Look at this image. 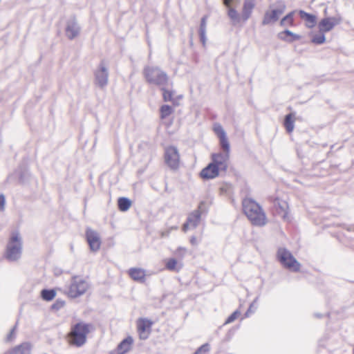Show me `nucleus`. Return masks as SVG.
<instances>
[{"label": "nucleus", "mask_w": 354, "mask_h": 354, "mask_svg": "<svg viewBox=\"0 0 354 354\" xmlns=\"http://www.w3.org/2000/svg\"><path fill=\"white\" fill-rule=\"evenodd\" d=\"M161 90L162 91V97L164 101L165 102H169L172 100L173 97V93L170 91L166 90L165 88V86L161 88Z\"/></svg>", "instance_id": "32"}, {"label": "nucleus", "mask_w": 354, "mask_h": 354, "mask_svg": "<svg viewBox=\"0 0 354 354\" xmlns=\"http://www.w3.org/2000/svg\"><path fill=\"white\" fill-rule=\"evenodd\" d=\"M278 37L279 39L288 42H292L293 41L298 40L300 39L299 35H296L288 30L280 32L278 34Z\"/></svg>", "instance_id": "25"}, {"label": "nucleus", "mask_w": 354, "mask_h": 354, "mask_svg": "<svg viewBox=\"0 0 354 354\" xmlns=\"http://www.w3.org/2000/svg\"><path fill=\"white\" fill-rule=\"evenodd\" d=\"M165 161L171 169H177L180 164V154L176 147L169 146L165 150Z\"/></svg>", "instance_id": "10"}, {"label": "nucleus", "mask_w": 354, "mask_h": 354, "mask_svg": "<svg viewBox=\"0 0 354 354\" xmlns=\"http://www.w3.org/2000/svg\"><path fill=\"white\" fill-rule=\"evenodd\" d=\"M32 345L29 342H23L9 349L5 354H30Z\"/></svg>", "instance_id": "19"}, {"label": "nucleus", "mask_w": 354, "mask_h": 354, "mask_svg": "<svg viewBox=\"0 0 354 354\" xmlns=\"http://www.w3.org/2000/svg\"><path fill=\"white\" fill-rule=\"evenodd\" d=\"M243 209L251 223L257 226L266 223V216L261 206L250 198H245L243 202Z\"/></svg>", "instance_id": "1"}, {"label": "nucleus", "mask_w": 354, "mask_h": 354, "mask_svg": "<svg viewBox=\"0 0 354 354\" xmlns=\"http://www.w3.org/2000/svg\"><path fill=\"white\" fill-rule=\"evenodd\" d=\"M214 131L219 138L220 145L223 152L230 153V143L227 138L225 131L220 124H214Z\"/></svg>", "instance_id": "15"}, {"label": "nucleus", "mask_w": 354, "mask_h": 354, "mask_svg": "<svg viewBox=\"0 0 354 354\" xmlns=\"http://www.w3.org/2000/svg\"><path fill=\"white\" fill-rule=\"evenodd\" d=\"M89 288L87 281L80 277H73L68 290V295L72 298H77L84 295Z\"/></svg>", "instance_id": "6"}, {"label": "nucleus", "mask_w": 354, "mask_h": 354, "mask_svg": "<svg viewBox=\"0 0 354 354\" xmlns=\"http://www.w3.org/2000/svg\"><path fill=\"white\" fill-rule=\"evenodd\" d=\"M174 110L171 106L169 105H162L160 107V118L164 119L171 115Z\"/></svg>", "instance_id": "31"}, {"label": "nucleus", "mask_w": 354, "mask_h": 354, "mask_svg": "<svg viewBox=\"0 0 354 354\" xmlns=\"http://www.w3.org/2000/svg\"><path fill=\"white\" fill-rule=\"evenodd\" d=\"M204 203L201 202L198 209L194 210L189 214L187 222L183 225V232H186L189 229H194L198 226L201 220V209Z\"/></svg>", "instance_id": "11"}, {"label": "nucleus", "mask_w": 354, "mask_h": 354, "mask_svg": "<svg viewBox=\"0 0 354 354\" xmlns=\"http://www.w3.org/2000/svg\"><path fill=\"white\" fill-rule=\"evenodd\" d=\"M241 313L239 310H235L225 321V324L233 322L240 315Z\"/></svg>", "instance_id": "34"}, {"label": "nucleus", "mask_w": 354, "mask_h": 354, "mask_svg": "<svg viewBox=\"0 0 354 354\" xmlns=\"http://www.w3.org/2000/svg\"><path fill=\"white\" fill-rule=\"evenodd\" d=\"M253 308H254V304H252L250 306V308L248 310V311L246 312L245 313V317H249V315L254 313V310H252Z\"/></svg>", "instance_id": "38"}, {"label": "nucleus", "mask_w": 354, "mask_h": 354, "mask_svg": "<svg viewBox=\"0 0 354 354\" xmlns=\"http://www.w3.org/2000/svg\"><path fill=\"white\" fill-rule=\"evenodd\" d=\"M118 205L120 211L126 212L130 208L131 205V201L127 198L121 197L118 201Z\"/></svg>", "instance_id": "26"}, {"label": "nucleus", "mask_w": 354, "mask_h": 354, "mask_svg": "<svg viewBox=\"0 0 354 354\" xmlns=\"http://www.w3.org/2000/svg\"><path fill=\"white\" fill-rule=\"evenodd\" d=\"M321 22L324 23V22H326V21L324 19Z\"/></svg>", "instance_id": "41"}, {"label": "nucleus", "mask_w": 354, "mask_h": 354, "mask_svg": "<svg viewBox=\"0 0 354 354\" xmlns=\"http://www.w3.org/2000/svg\"><path fill=\"white\" fill-rule=\"evenodd\" d=\"M6 200L3 194L0 195V211H3L5 207Z\"/></svg>", "instance_id": "36"}, {"label": "nucleus", "mask_w": 354, "mask_h": 354, "mask_svg": "<svg viewBox=\"0 0 354 354\" xmlns=\"http://www.w3.org/2000/svg\"><path fill=\"white\" fill-rule=\"evenodd\" d=\"M284 126L288 133H290L293 131L295 126L292 114H288L286 116L284 120Z\"/></svg>", "instance_id": "28"}, {"label": "nucleus", "mask_w": 354, "mask_h": 354, "mask_svg": "<svg viewBox=\"0 0 354 354\" xmlns=\"http://www.w3.org/2000/svg\"><path fill=\"white\" fill-rule=\"evenodd\" d=\"M64 302L61 301H57L56 304H54L53 305V308H56V309H59L60 308H62V306H64Z\"/></svg>", "instance_id": "37"}, {"label": "nucleus", "mask_w": 354, "mask_h": 354, "mask_svg": "<svg viewBox=\"0 0 354 354\" xmlns=\"http://www.w3.org/2000/svg\"><path fill=\"white\" fill-rule=\"evenodd\" d=\"M133 343V338L127 337L118 344L115 350L111 351L110 354H125L130 351Z\"/></svg>", "instance_id": "17"}, {"label": "nucleus", "mask_w": 354, "mask_h": 354, "mask_svg": "<svg viewBox=\"0 0 354 354\" xmlns=\"http://www.w3.org/2000/svg\"><path fill=\"white\" fill-rule=\"evenodd\" d=\"M278 259L282 265L287 269L292 272H297L300 269V263L287 250L280 248L278 250Z\"/></svg>", "instance_id": "9"}, {"label": "nucleus", "mask_w": 354, "mask_h": 354, "mask_svg": "<svg viewBox=\"0 0 354 354\" xmlns=\"http://www.w3.org/2000/svg\"><path fill=\"white\" fill-rule=\"evenodd\" d=\"M41 295L44 300L51 301L56 296V292L54 290H43Z\"/></svg>", "instance_id": "29"}, {"label": "nucleus", "mask_w": 354, "mask_h": 354, "mask_svg": "<svg viewBox=\"0 0 354 354\" xmlns=\"http://www.w3.org/2000/svg\"><path fill=\"white\" fill-rule=\"evenodd\" d=\"M181 251L183 252V254H182V255H183L185 253V252H186V249L185 248H178L177 252H178V254H181V253H180Z\"/></svg>", "instance_id": "40"}, {"label": "nucleus", "mask_w": 354, "mask_h": 354, "mask_svg": "<svg viewBox=\"0 0 354 354\" xmlns=\"http://www.w3.org/2000/svg\"><path fill=\"white\" fill-rule=\"evenodd\" d=\"M152 322L147 318H140L137 321V329L141 339H147L151 331Z\"/></svg>", "instance_id": "12"}, {"label": "nucleus", "mask_w": 354, "mask_h": 354, "mask_svg": "<svg viewBox=\"0 0 354 354\" xmlns=\"http://www.w3.org/2000/svg\"><path fill=\"white\" fill-rule=\"evenodd\" d=\"M275 205L277 207L278 214H280L285 221H288L289 217L288 213V205L287 202L277 200L275 203Z\"/></svg>", "instance_id": "22"}, {"label": "nucleus", "mask_w": 354, "mask_h": 354, "mask_svg": "<svg viewBox=\"0 0 354 354\" xmlns=\"http://www.w3.org/2000/svg\"><path fill=\"white\" fill-rule=\"evenodd\" d=\"M130 277L135 281L142 282L145 277V270L141 268H131L129 271Z\"/></svg>", "instance_id": "24"}, {"label": "nucleus", "mask_w": 354, "mask_h": 354, "mask_svg": "<svg viewBox=\"0 0 354 354\" xmlns=\"http://www.w3.org/2000/svg\"><path fill=\"white\" fill-rule=\"evenodd\" d=\"M255 6L256 0H244L241 12L239 14L240 19L243 21L249 19Z\"/></svg>", "instance_id": "16"}, {"label": "nucleus", "mask_w": 354, "mask_h": 354, "mask_svg": "<svg viewBox=\"0 0 354 354\" xmlns=\"http://www.w3.org/2000/svg\"><path fill=\"white\" fill-rule=\"evenodd\" d=\"M144 74L147 81L150 84L161 87L167 84L168 76L159 68L147 66L144 70Z\"/></svg>", "instance_id": "5"}, {"label": "nucleus", "mask_w": 354, "mask_h": 354, "mask_svg": "<svg viewBox=\"0 0 354 354\" xmlns=\"http://www.w3.org/2000/svg\"><path fill=\"white\" fill-rule=\"evenodd\" d=\"M206 32L207 28L205 24H201L198 30V35L200 37V41L202 43L203 47H205L207 42Z\"/></svg>", "instance_id": "27"}, {"label": "nucleus", "mask_w": 354, "mask_h": 354, "mask_svg": "<svg viewBox=\"0 0 354 354\" xmlns=\"http://www.w3.org/2000/svg\"><path fill=\"white\" fill-rule=\"evenodd\" d=\"M86 236L91 250L93 252L99 250L101 246V240L98 232L91 228H87Z\"/></svg>", "instance_id": "13"}, {"label": "nucleus", "mask_w": 354, "mask_h": 354, "mask_svg": "<svg viewBox=\"0 0 354 354\" xmlns=\"http://www.w3.org/2000/svg\"><path fill=\"white\" fill-rule=\"evenodd\" d=\"M109 66L102 61L94 71V84L100 88H105L109 83Z\"/></svg>", "instance_id": "8"}, {"label": "nucleus", "mask_w": 354, "mask_h": 354, "mask_svg": "<svg viewBox=\"0 0 354 354\" xmlns=\"http://www.w3.org/2000/svg\"><path fill=\"white\" fill-rule=\"evenodd\" d=\"M190 243L193 245H196L198 244L197 239L196 236H193L190 239Z\"/></svg>", "instance_id": "39"}, {"label": "nucleus", "mask_w": 354, "mask_h": 354, "mask_svg": "<svg viewBox=\"0 0 354 354\" xmlns=\"http://www.w3.org/2000/svg\"><path fill=\"white\" fill-rule=\"evenodd\" d=\"M335 24H313L310 26L313 29L310 33L311 41L315 44H324L326 41L324 33L331 30Z\"/></svg>", "instance_id": "7"}, {"label": "nucleus", "mask_w": 354, "mask_h": 354, "mask_svg": "<svg viewBox=\"0 0 354 354\" xmlns=\"http://www.w3.org/2000/svg\"><path fill=\"white\" fill-rule=\"evenodd\" d=\"M234 2H238V0H223V5L227 10V15L232 20H236L239 19V14L232 7V3Z\"/></svg>", "instance_id": "21"}, {"label": "nucleus", "mask_w": 354, "mask_h": 354, "mask_svg": "<svg viewBox=\"0 0 354 354\" xmlns=\"http://www.w3.org/2000/svg\"><path fill=\"white\" fill-rule=\"evenodd\" d=\"M201 22H205V19L204 18L202 19Z\"/></svg>", "instance_id": "42"}, {"label": "nucleus", "mask_w": 354, "mask_h": 354, "mask_svg": "<svg viewBox=\"0 0 354 354\" xmlns=\"http://www.w3.org/2000/svg\"><path fill=\"white\" fill-rule=\"evenodd\" d=\"M229 153H217L212 155V163L214 164L220 171H225L228 167Z\"/></svg>", "instance_id": "14"}, {"label": "nucleus", "mask_w": 354, "mask_h": 354, "mask_svg": "<svg viewBox=\"0 0 354 354\" xmlns=\"http://www.w3.org/2000/svg\"><path fill=\"white\" fill-rule=\"evenodd\" d=\"M286 10V5L283 2L279 1L270 6L266 10L264 16L265 22L277 21L280 22H291L296 15L297 11H292L288 14L283 16Z\"/></svg>", "instance_id": "2"}, {"label": "nucleus", "mask_w": 354, "mask_h": 354, "mask_svg": "<svg viewBox=\"0 0 354 354\" xmlns=\"http://www.w3.org/2000/svg\"><path fill=\"white\" fill-rule=\"evenodd\" d=\"M22 253V239L18 232H13L8 240L5 254L6 258L15 261L18 260Z\"/></svg>", "instance_id": "4"}, {"label": "nucleus", "mask_w": 354, "mask_h": 354, "mask_svg": "<svg viewBox=\"0 0 354 354\" xmlns=\"http://www.w3.org/2000/svg\"><path fill=\"white\" fill-rule=\"evenodd\" d=\"M209 351V345L205 344L200 346L194 354H207Z\"/></svg>", "instance_id": "33"}, {"label": "nucleus", "mask_w": 354, "mask_h": 354, "mask_svg": "<svg viewBox=\"0 0 354 354\" xmlns=\"http://www.w3.org/2000/svg\"><path fill=\"white\" fill-rule=\"evenodd\" d=\"M165 268L169 271L178 272L183 268V263L176 259L171 258L165 260Z\"/></svg>", "instance_id": "23"}, {"label": "nucleus", "mask_w": 354, "mask_h": 354, "mask_svg": "<svg viewBox=\"0 0 354 354\" xmlns=\"http://www.w3.org/2000/svg\"><path fill=\"white\" fill-rule=\"evenodd\" d=\"M93 328L91 324L80 322L74 325L69 333V342L77 347L83 346L86 341V336Z\"/></svg>", "instance_id": "3"}, {"label": "nucleus", "mask_w": 354, "mask_h": 354, "mask_svg": "<svg viewBox=\"0 0 354 354\" xmlns=\"http://www.w3.org/2000/svg\"><path fill=\"white\" fill-rule=\"evenodd\" d=\"M296 14H299L301 19L306 22H315V21L316 20V17L315 15L308 14L302 10H300L299 12L297 11Z\"/></svg>", "instance_id": "30"}, {"label": "nucleus", "mask_w": 354, "mask_h": 354, "mask_svg": "<svg viewBox=\"0 0 354 354\" xmlns=\"http://www.w3.org/2000/svg\"><path fill=\"white\" fill-rule=\"evenodd\" d=\"M220 170L212 162L201 171V177L203 179H213L219 175Z\"/></svg>", "instance_id": "18"}, {"label": "nucleus", "mask_w": 354, "mask_h": 354, "mask_svg": "<svg viewBox=\"0 0 354 354\" xmlns=\"http://www.w3.org/2000/svg\"><path fill=\"white\" fill-rule=\"evenodd\" d=\"M64 29L66 36L73 39L79 35L81 28L78 24H66Z\"/></svg>", "instance_id": "20"}, {"label": "nucleus", "mask_w": 354, "mask_h": 354, "mask_svg": "<svg viewBox=\"0 0 354 354\" xmlns=\"http://www.w3.org/2000/svg\"><path fill=\"white\" fill-rule=\"evenodd\" d=\"M17 325H15L6 337L7 342H12L15 338Z\"/></svg>", "instance_id": "35"}]
</instances>
